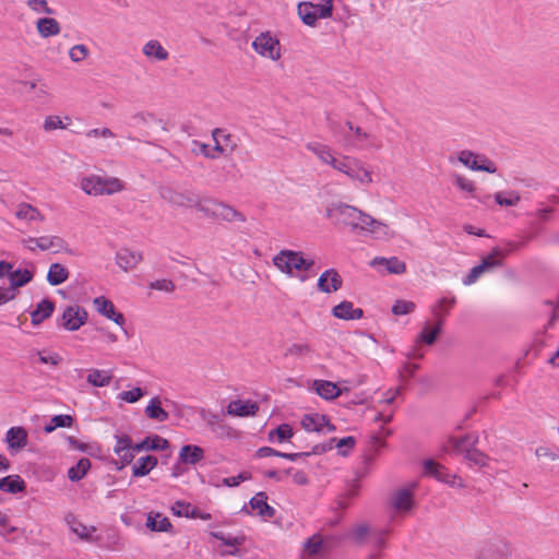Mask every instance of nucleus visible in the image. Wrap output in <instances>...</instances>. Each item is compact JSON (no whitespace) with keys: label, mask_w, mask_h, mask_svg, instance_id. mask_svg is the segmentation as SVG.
<instances>
[{"label":"nucleus","mask_w":559,"mask_h":559,"mask_svg":"<svg viewBox=\"0 0 559 559\" xmlns=\"http://www.w3.org/2000/svg\"><path fill=\"white\" fill-rule=\"evenodd\" d=\"M273 264L280 272L290 277L296 276L304 283L310 277L307 272H311L314 260L305 258L301 251L283 249L273 258Z\"/></svg>","instance_id":"nucleus-1"},{"label":"nucleus","mask_w":559,"mask_h":559,"mask_svg":"<svg viewBox=\"0 0 559 559\" xmlns=\"http://www.w3.org/2000/svg\"><path fill=\"white\" fill-rule=\"evenodd\" d=\"M325 216L337 224L350 227L354 233H362L367 227L369 214L358 210L355 206L343 202H332L326 206Z\"/></svg>","instance_id":"nucleus-2"},{"label":"nucleus","mask_w":559,"mask_h":559,"mask_svg":"<svg viewBox=\"0 0 559 559\" xmlns=\"http://www.w3.org/2000/svg\"><path fill=\"white\" fill-rule=\"evenodd\" d=\"M82 190L88 195H111L124 189L123 182L116 177L102 178L92 175L81 181Z\"/></svg>","instance_id":"nucleus-3"},{"label":"nucleus","mask_w":559,"mask_h":559,"mask_svg":"<svg viewBox=\"0 0 559 559\" xmlns=\"http://www.w3.org/2000/svg\"><path fill=\"white\" fill-rule=\"evenodd\" d=\"M200 212L207 217L219 218L226 222H246V217L241 212L216 200H206L202 207H200Z\"/></svg>","instance_id":"nucleus-4"},{"label":"nucleus","mask_w":559,"mask_h":559,"mask_svg":"<svg viewBox=\"0 0 559 559\" xmlns=\"http://www.w3.org/2000/svg\"><path fill=\"white\" fill-rule=\"evenodd\" d=\"M160 198L167 203L178 207H195L200 212L203 203L199 200L198 195L192 192H180L170 187H160Z\"/></svg>","instance_id":"nucleus-5"},{"label":"nucleus","mask_w":559,"mask_h":559,"mask_svg":"<svg viewBox=\"0 0 559 559\" xmlns=\"http://www.w3.org/2000/svg\"><path fill=\"white\" fill-rule=\"evenodd\" d=\"M252 47L262 57L276 61L281 58L280 41L269 32L261 33L252 43Z\"/></svg>","instance_id":"nucleus-6"},{"label":"nucleus","mask_w":559,"mask_h":559,"mask_svg":"<svg viewBox=\"0 0 559 559\" xmlns=\"http://www.w3.org/2000/svg\"><path fill=\"white\" fill-rule=\"evenodd\" d=\"M459 160L472 170L486 171L489 174H495L497 171V167L493 162L484 155H477L467 150L460 153Z\"/></svg>","instance_id":"nucleus-7"},{"label":"nucleus","mask_w":559,"mask_h":559,"mask_svg":"<svg viewBox=\"0 0 559 559\" xmlns=\"http://www.w3.org/2000/svg\"><path fill=\"white\" fill-rule=\"evenodd\" d=\"M87 321V311L80 306H68L61 317L60 325L67 331H78Z\"/></svg>","instance_id":"nucleus-8"},{"label":"nucleus","mask_w":559,"mask_h":559,"mask_svg":"<svg viewBox=\"0 0 559 559\" xmlns=\"http://www.w3.org/2000/svg\"><path fill=\"white\" fill-rule=\"evenodd\" d=\"M509 546L502 539L483 543L477 552V559H508Z\"/></svg>","instance_id":"nucleus-9"},{"label":"nucleus","mask_w":559,"mask_h":559,"mask_svg":"<svg viewBox=\"0 0 559 559\" xmlns=\"http://www.w3.org/2000/svg\"><path fill=\"white\" fill-rule=\"evenodd\" d=\"M4 441L8 444L9 452L16 454L27 445L28 432L22 426L11 427L7 431Z\"/></svg>","instance_id":"nucleus-10"},{"label":"nucleus","mask_w":559,"mask_h":559,"mask_svg":"<svg viewBox=\"0 0 559 559\" xmlns=\"http://www.w3.org/2000/svg\"><path fill=\"white\" fill-rule=\"evenodd\" d=\"M343 286V278L335 269H328L320 274L317 288L324 294L337 292Z\"/></svg>","instance_id":"nucleus-11"},{"label":"nucleus","mask_w":559,"mask_h":559,"mask_svg":"<svg viewBox=\"0 0 559 559\" xmlns=\"http://www.w3.org/2000/svg\"><path fill=\"white\" fill-rule=\"evenodd\" d=\"M93 302L97 312H99L102 316L106 317L107 319L111 320L112 322L120 326L124 324V316L116 310L111 300L104 296H99L96 297ZM121 329L124 331V333H127V331L123 328Z\"/></svg>","instance_id":"nucleus-12"},{"label":"nucleus","mask_w":559,"mask_h":559,"mask_svg":"<svg viewBox=\"0 0 559 559\" xmlns=\"http://www.w3.org/2000/svg\"><path fill=\"white\" fill-rule=\"evenodd\" d=\"M312 389L316 393L326 401H332L341 396L344 392H348V388H340L336 383L328 380H314Z\"/></svg>","instance_id":"nucleus-13"},{"label":"nucleus","mask_w":559,"mask_h":559,"mask_svg":"<svg viewBox=\"0 0 559 559\" xmlns=\"http://www.w3.org/2000/svg\"><path fill=\"white\" fill-rule=\"evenodd\" d=\"M331 313L336 319L345 321L359 320L364 317V310L361 308H355L354 304L348 300H343L335 305L332 308Z\"/></svg>","instance_id":"nucleus-14"},{"label":"nucleus","mask_w":559,"mask_h":559,"mask_svg":"<svg viewBox=\"0 0 559 559\" xmlns=\"http://www.w3.org/2000/svg\"><path fill=\"white\" fill-rule=\"evenodd\" d=\"M297 14L301 22L310 27H314L317 25V21L322 19L319 15L318 7L310 1H301L297 4Z\"/></svg>","instance_id":"nucleus-15"},{"label":"nucleus","mask_w":559,"mask_h":559,"mask_svg":"<svg viewBox=\"0 0 559 559\" xmlns=\"http://www.w3.org/2000/svg\"><path fill=\"white\" fill-rule=\"evenodd\" d=\"M258 411H259L258 403L252 402L250 400L231 401L227 406V413L229 415H234V416H238V417L253 416L257 414Z\"/></svg>","instance_id":"nucleus-16"},{"label":"nucleus","mask_w":559,"mask_h":559,"mask_svg":"<svg viewBox=\"0 0 559 559\" xmlns=\"http://www.w3.org/2000/svg\"><path fill=\"white\" fill-rule=\"evenodd\" d=\"M56 305L49 298L43 299L36 305V308L31 312V322L33 325H39L43 321L50 318L55 311Z\"/></svg>","instance_id":"nucleus-17"},{"label":"nucleus","mask_w":559,"mask_h":559,"mask_svg":"<svg viewBox=\"0 0 559 559\" xmlns=\"http://www.w3.org/2000/svg\"><path fill=\"white\" fill-rule=\"evenodd\" d=\"M252 510L258 511L261 518L271 519L275 515V509L267 503V495L264 491L257 492L249 501Z\"/></svg>","instance_id":"nucleus-18"},{"label":"nucleus","mask_w":559,"mask_h":559,"mask_svg":"<svg viewBox=\"0 0 559 559\" xmlns=\"http://www.w3.org/2000/svg\"><path fill=\"white\" fill-rule=\"evenodd\" d=\"M169 441L158 435H150L141 442L134 443V450L141 451H164L169 448Z\"/></svg>","instance_id":"nucleus-19"},{"label":"nucleus","mask_w":559,"mask_h":559,"mask_svg":"<svg viewBox=\"0 0 559 559\" xmlns=\"http://www.w3.org/2000/svg\"><path fill=\"white\" fill-rule=\"evenodd\" d=\"M391 504L397 511H411L414 507V496L412 490L407 488L396 490L391 498Z\"/></svg>","instance_id":"nucleus-20"},{"label":"nucleus","mask_w":559,"mask_h":559,"mask_svg":"<svg viewBox=\"0 0 559 559\" xmlns=\"http://www.w3.org/2000/svg\"><path fill=\"white\" fill-rule=\"evenodd\" d=\"M478 440V436H475L472 441V448H465V451H463L462 454H464V459L467 461L469 466L485 467L489 461V456L476 449Z\"/></svg>","instance_id":"nucleus-21"},{"label":"nucleus","mask_w":559,"mask_h":559,"mask_svg":"<svg viewBox=\"0 0 559 559\" xmlns=\"http://www.w3.org/2000/svg\"><path fill=\"white\" fill-rule=\"evenodd\" d=\"M204 459V450L195 444H186L182 445L179 455L178 461L179 463L183 464H191L194 465L202 461Z\"/></svg>","instance_id":"nucleus-22"},{"label":"nucleus","mask_w":559,"mask_h":559,"mask_svg":"<svg viewBox=\"0 0 559 559\" xmlns=\"http://www.w3.org/2000/svg\"><path fill=\"white\" fill-rule=\"evenodd\" d=\"M141 261L142 254L140 252L131 251L127 248L116 253V262L124 272L135 267Z\"/></svg>","instance_id":"nucleus-23"},{"label":"nucleus","mask_w":559,"mask_h":559,"mask_svg":"<svg viewBox=\"0 0 559 559\" xmlns=\"http://www.w3.org/2000/svg\"><path fill=\"white\" fill-rule=\"evenodd\" d=\"M146 527L152 532H171L173 524L167 516L159 512H150L146 519Z\"/></svg>","instance_id":"nucleus-24"},{"label":"nucleus","mask_w":559,"mask_h":559,"mask_svg":"<svg viewBox=\"0 0 559 559\" xmlns=\"http://www.w3.org/2000/svg\"><path fill=\"white\" fill-rule=\"evenodd\" d=\"M0 490L13 495L24 492L26 483L20 475H9L0 478Z\"/></svg>","instance_id":"nucleus-25"},{"label":"nucleus","mask_w":559,"mask_h":559,"mask_svg":"<svg viewBox=\"0 0 559 559\" xmlns=\"http://www.w3.org/2000/svg\"><path fill=\"white\" fill-rule=\"evenodd\" d=\"M69 270L61 263H52L47 272V282L51 286H59L69 278Z\"/></svg>","instance_id":"nucleus-26"},{"label":"nucleus","mask_w":559,"mask_h":559,"mask_svg":"<svg viewBox=\"0 0 559 559\" xmlns=\"http://www.w3.org/2000/svg\"><path fill=\"white\" fill-rule=\"evenodd\" d=\"M36 28L38 34L43 38L56 36L60 33L61 27L59 22L53 17H40L36 22Z\"/></svg>","instance_id":"nucleus-27"},{"label":"nucleus","mask_w":559,"mask_h":559,"mask_svg":"<svg viewBox=\"0 0 559 559\" xmlns=\"http://www.w3.org/2000/svg\"><path fill=\"white\" fill-rule=\"evenodd\" d=\"M211 536L215 539L221 540L226 546L234 547L233 550L224 551L222 554L223 556H236L238 552L237 547L243 545V543L246 542V536L243 534L238 535L236 537H229V536H225V534L223 532L216 531V532H211Z\"/></svg>","instance_id":"nucleus-28"},{"label":"nucleus","mask_w":559,"mask_h":559,"mask_svg":"<svg viewBox=\"0 0 559 559\" xmlns=\"http://www.w3.org/2000/svg\"><path fill=\"white\" fill-rule=\"evenodd\" d=\"M34 273L27 269L11 270L9 274L10 289L15 290L16 288L23 287L32 282Z\"/></svg>","instance_id":"nucleus-29"},{"label":"nucleus","mask_w":559,"mask_h":559,"mask_svg":"<svg viewBox=\"0 0 559 559\" xmlns=\"http://www.w3.org/2000/svg\"><path fill=\"white\" fill-rule=\"evenodd\" d=\"M158 461L154 455H145L140 457L132 466V475L134 477L146 476L156 465Z\"/></svg>","instance_id":"nucleus-30"},{"label":"nucleus","mask_w":559,"mask_h":559,"mask_svg":"<svg viewBox=\"0 0 559 559\" xmlns=\"http://www.w3.org/2000/svg\"><path fill=\"white\" fill-rule=\"evenodd\" d=\"M371 264L372 265L384 264L390 274L400 275V274H403L406 272L405 262L400 260L397 257H391V258L376 257L372 260Z\"/></svg>","instance_id":"nucleus-31"},{"label":"nucleus","mask_w":559,"mask_h":559,"mask_svg":"<svg viewBox=\"0 0 559 559\" xmlns=\"http://www.w3.org/2000/svg\"><path fill=\"white\" fill-rule=\"evenodd\" d=\"M88 384L95 388H104L111 383V370L90 369L87 374Z\"/></svg>","instance_id":"nucleus-32"},{"label":"nucleus","mask_w":559,"mask_h":559,"mask_svg":"<svg viewBox=\"0 0 559 559\" xmlns=\"http://www.w3.org/2000/svg\"><path fill=\"white\" fill-rule=\"evenodd\" d=\"M173 514L176 516H185L188 519H198L201 516V510L193 507L190 502L176 501L171 507Z\"/></svg>","instance_id":"nucleus-33"},{"label":"nucleus","mask_w":559,"mask_h":559,"mask_svg":"<svg viewBox=\"0 0 559 559\" xmlns=\"http://www.w3.org/2000/svg\"><path fill=\"white\" fill-rule=\"evenodd\" d=\"M506 254L499 247H495L491 249L490 253L481 259L479 263L483 266L484 271H490L495 267H499L503 264V258Z\"/></svg>","instance_id":"nucleus-34"},{"label":"nucleus","mask_w":559,"mask_h":559,"mask_svg":"<svg viewBox=\"0 0 559 559\" xmlns=\"http://www.w3.org/2000/svg\"><path fill=\"white\" fill-rule=\"evenodd\" d=\"M145 415L150 419L157 421H166L169 418V414L160 406V401L157 396L153 397L145 407Z\"/></svg>","instance_id":"nucleus-35"},{"label":"nucleus","mask_w":559,"mask_h":559,"mask_svg":"<svg viewBox=\"0 0 559 559\" xmlns=\"http://www.w3.org/2000/svg\"><path fill=\"white\" fill-rule=\"evenodd\" d=\"M366 223L368 228H364L361 230L362 233L368 231L376 239H384L389 236V227L386 224L373 218L371 215H369V219H367Z\"/></svg>","instance_id":"nucleus-36"},{"label":"nucleus","mask_w":559,"mask_h":559,"mask_svg":"<svg viewBox=\"0 0 559 559\" xmlns=\"http://www.w3.org/2000/svg\"><path fill=\"white\" fill-rule=\"evenodd\" d=\"M74 424V417L68 414L55 415L49 424L44 427L46 433L55 431L57 428H70Z\"/></svg>","instance_id":"nucleus-37"},{"label":"nucleus","mask_w":559,"mask_h":559,"mask_svg":"<svg viewBox=\"0 0 559 559\" xmlns=\"http://www.w3.org/2000/svg\"><path fill=\"white\" fill-rule=\"evenodd\" d=\"M91 468V461L87 457H82L78 463L70 467L68 471V477L71 481L81 480Z\"/></svg>","instance_id":"nucleus-38"},{"label":"nucleus","mask_w":559,"mask_h":559,"mask_svg":"<svg viewBox=\"0 0 559 559\" xmlns=\"http://www.w3.org/2000/svg\"><path fill=\"white\" fill-rule=\"evenodd\" d=\"M476 435L467 433L462 437H449V444L451 447L452 453L455 455L462 454L465 451L464 445L467 444L466 448H472V441Z\"/></svg>","instance_id":"nucleus-39"},{"label":"nucleus","mask_w":559,"mask_h":559,"mask_svg":"<svg viewBox=\"0 0 559 559\" xmlns=\"http://www.w3.org/2000/svg\"><path fill=\"white\" fill-rule=\"evenodd\" d=\"M143 53L147 57H154L157 60H166L168 51L157 40H150L143 47Z\"/></svg>","instance_id":"nucleus-40"},{"label":"nucleus","mask_w":559,"mask_h":559,"mask_svg":"<svg viewBox=\"0 0 559 559\" xmlns=\"http://www.w3.org/2000/svg\"><path fill=\"white\" fill-rule=\"evenodd\" d=\"M16 217L20 219L28 221H44V215L33 205L27 203H21L16 211Z\"/></svg>","instance_id":"nucleus-41"},{"label":"nucleus","mask_w":559,"mask_h":559,"mask_svg":"<svg viewBox=\"0 0 559 559\" xmlns=\"http://www.w3.org/2000/svg\"><path fill=\"white\" fill-rule=\"evenodd\" d=\"M361 163V160L355 157L343 156L341 158V163H338L337 171L345 174L349 178L355 177L353 174L355 173L356 169H359Z\"/></svg>","instance_id":"nucleus-42"},{"label":"nucleus","mask_w":559,"mask_h":559,"mask_svg":"<svg viewBox=\"0 0 559 559\" xmlns=\"http://www.w3.org/2000/svg\"><path fill=\"white\" fill-rule=\"evenodd\" d=\"M300 424L302 428L307 431L322 432L323 429L321 415L318 413L304 415Z\"/></svg>","instance_id":"nucleus-43"},{"label":"nucleus","mask_w":559,"mask_h":559,"mask_svg":"<svg viewBox=\"0 0 559 559\" xmlns=\"http://www.w3.org/2000/svg\"><path fill=\"white\" fill-rule=\"evenodd\" d=\"M322 548L323 538L319 533L313 534L304 544V549L309 556H317Z\"/></svg>","instance_id":"nucleus-44"},{"label":"nucleus","mask_w":559,"mask_h":559,"mask_svg":"<svg viewBox=\"0 0 559 559\" xmlns=\"http://www.w3.org/2000/svg\"><path fill=\"white\" fill-rule=\"evenodd\" d=\"M435 479L448 484L451 487H464L463 480L455 474H450L445 466H442L441 471H439Z\"/></svg>","instance_id":"nucleus-45"},{"label":"nucleus","mask_w":559,"mask_h":559,"mask_svg":"<svg viewBox=\"0 0 559 559\" xmlns=\"http://www.w3.org/2000/svg\"><path fill=\"white\" fill-rule=\"evenodd\" d=\"M306 148L312 152L322 163L326 162L328 157H331V147L319 143V142H308L306 144Z\"/></svg>","instance_id":"nucleus-46"},{"label":"nucleus","mask_w":559,"mask_h":559,"mask_svg":"<svg viewBox=\"0 0 559 559\" xmlns=\"http://www.w3.org/2000/svg\"><path fill=\"white\" fill-rule=\"evenodd\" d=\"M440 335V328H429V324L426 323L423 331L417 336V342L424 343L426 345H433Z\"/></svg>","instance_id":"nucleus-47"},{"label":"nucleus","mask_w":559,"mask_h":559,"mask_svg":"<svg viewBox=\"0 0 559 559\" xmlns=\"http://www.w3.org/2000/svg\"><path fill=\"white\" fill-rule=\"evenodd\" d=\"M135 453H139L138 450H134V443L128 448V450H123V452H120V454H117L119 456V461H114V464L116 465V468L118 471H121L127 465H129L134 456Z\"/></svg>","instance_id":"nucleus-48"},{"label":"nucleus","mask_w":559,"mask_h":559,"mask_svg":"<svg viewBox=\"0 0 559 559\" xmlns=\"http://www.w3.org/2000/svg\"><path fill=\"white\" fill-rule=\"evenodd\" d=\"M508 194L509 198H506L504 192H497L495 194L496 202L501 206H514L520 202L521 198L518 192L510 191Z\"/></svg>","instance_id":"nucleus-49"},{"label":"nucleus","mask_w":559,"mask_h":559,"mask_svg":"<svg viewBox=\"0 0 559 559\" xmlns=\"http://www.w3.org/2000/svg\"><path fill=\"white\" fill-rule=\"evenodd\" d=\"M415 309V304L413 301L407 300H396L392 306V313L395 316H404L413 312Z\"/></svg>","instance_id":"nucleus-50"},{"label":"nucleus","mask_w":559,"mask_h":559,"mask_svg":"<svg viewBox=\"0 0 559 559\" xmlns=\"http://www.w3.org/2000/svg\"><path fill=\"white\" fill-rule=\"evenodd\" d=\"M336 448L338 449V454L342 456H347L348 450H352L356 444V439L353 436L344 437L340 440L336 439Z\"/></svg>","instance_id":"nucleus-51"},{"label":"nucleus","mask_w":559,"mask_h":559,"mask_svg":"<svg viewBox=\"0 0 559 559\" xmlns=\"http://www.w3.org/2000/svg\"><path fill=\"white\" fill-rule=\"evenodd\" d=\"M88 48L85 45L79 44L69 50V57L73 62H80L88 56Z\"/></svg>","instance_id":"nucleus-52"},{"label":"nucleus","mask_w":559,"mask_h":559,"mask_svg":"<svg viewBox=\"0 0 559 559\" xmlns=\"http://www.w3.org/2000/svg\"><path fill=\"white\" fill-rule=\"evenodd\" d=\"M145 392L141 388H134L129 391H122L119 393L118 397L127 403H135L138 402Z\"/></svg>","instance_id":"nucleus-53"},{"label":"nucleus","mask_w":559,"mask_h":559,"mask_svg":"<svg viewBox=\"0 0 559 559\" xmlns=\"http://www.w3.org/2000/svg\"><path fill=\"white\" fill-rule=\"evenodd\" d=\"M273 433H276V439L278 442H284L294 436V430L289 424H281L275 429H273Z\"/></svg>","instance_id":"nucleus-54"},{"label":"nucleus","mask_w":559,"mask_h":559,"mask_svg":"<svg viewBox=\"0 0 559 559\" xmlns=\"http://www.w3.org/2000/svg\"><path fill=\"white\" fill-rule=\"evenodd\" d=\"M27 5L35 12H43L46 14H55V10L48 7L47 0H27Z\"/></svg>","instance_id":"nucleus-55"},{"label":"nucleus","mask_w":559,"mask_h":559,"mask_svg":"<svg viewBox=\"0 0 559 559\" xmlns=\"http://www.w3.org/2000/svg\"><path fill=\"white\" fill-rule=\"evenodd\" d=\"M251 477H252L251 473L245 471V472L239 473L237 476L223 478L222 483H223V485H225L227 487H236V486H239V484L241 481L251 479Z\"/></svg>","instance_id":"nucleus-56"},{"label":"nucleus","mask_w":559,"mask_h":559,"mask_svg":"<svg viewBox=\"0 0 559 559\" xmlns=\"http://www.w3.org/2000/svg\"><path fill=\"white\" fill-rule=\"evenodd\" d=\"M51 249L53 250V253L58 252H67L72 253V250L69 248V243L60 236H51Z\"/></svg>","instance_id":"nucleus-57"},{"label":"nucleus","mask_w":559,"mask_h":559,"mask_svg":"<svg viewBox=\"0 0 559 559\" xmlns=\"http://www.w3.org/2000/svg\"><path fill=\"white\" fill-rule=\"evenodd\" d=\"M150 288L156 290H163L166 293H173L176 289V285L171 280L163 278L152 282Z\"/></svg>","instance_id":"nucleus-58"},{"label":"nucleus","mask_w":559,"mask_h":559,"mask_svg":"<svg viewBox=\"0 0 559 559\" xmlns=\"http://www.w3.org/2000/svg\"><path fill=\"white\" fill-rule=\"evenodd\" d=\"M116 438V444L114 447V452L116 454H120V452H123V450H128V448H130V445L133 444L132 442V438L128 435H122V436H115Z\"/></svg>","instance_id":"nucleus-59"},{"label":"nucleus","mask_w":559,"mask_h":559,"mask_svg":"<svg viewBox=\"0 0 559 559\" xmlns=\"http://www.w3.org/2000/svg\"><path fill=\"white\" fill-rule=\"evenodd\" d=\"M370 533V528L367 524H360L356 526L352 532V537L357 545H361L365 542V538Z\"/></svg>","instance_id":"nucleus-60"},{"label":"nucleus","mask_w":559,"mask_h":559,"mask_svg":"<svg viewBox=\"0 0 559 559\" xmlns=\"http://www.w3.org/2000/svg\"><path fill=\"white\" fill-rule=\"evenodd\" d=\"M0 535L4 538H9L12 533L16 532V527L9 524L8 516L0 511Z\"/></svg>","instance_id":"nucleus-61"},{"label":"nucleus","mask_w":559,"mask_h":559,"mask_svg":"<svg viewBox=\"0 0 559 559\" xmlns=\"http://www.w3.org/2000/svg\"><path fill=\"white\" fill-rule=\"evenodd\" d=\"M443 465L439 464L432 459H428L424 461V474L426 476H430L436 478L439 471H441Z\"/></svg>","instance_id":"nucleus-62"},{"label":"nucleus","mask_w":559,"mask_h":559,"mask_svg":"<svg viewBox=\"0 0 559 559\" xmlns=\"http://www.w3.org/2000/svg\"><path fill=\"white\" fill-rule=\"evenodd\" d=\"M353 175L355 177H350V179L357 180L360 183L367 185L372 181L371 173L365 168L364 163L360 164L359 169H356Z\"/></svg>","instance_id":"nucleus-63"},{"label":"nucleus","mask_w":559,"mask_h":559,"mask_svg":"<svg viewBox=\"0 0 559 559\" xmlns=\"http://www.w3.org/2000/svg\"><path fill=\"white\" fill-rule=\"evenodd\" d=\"M51 236H41V237H28L27 242H34V245L41 251H47L51 249Z\"/></svg>","instance_id":"nucleus-64"}]
</instances>
